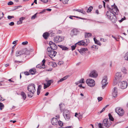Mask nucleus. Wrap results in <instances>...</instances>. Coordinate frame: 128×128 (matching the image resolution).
Segmentation results:
<instances>
[{
	"mask_svg": "<svg viewBox=\"0 0 128 128\" xmlns=\"http://www.w3.org/2000/svg\"><path fill=\"white\" fill-rule=\"evenodd\" d=\"M30 51L27 50L26 49H24L20 51H18L16 52V56H20L21 59H22L26 56V55L30 54Z\"/></svg>",
	"mask_w": 128,
	"mask_h": 128,
	"instance_id": "obj_1",
	"label": "nucleus"
},
{
	"mask_svg": "<svg viewBox=\"0 0 128 128\" xmlns=\"http://www.w3.org/2000/svg\"><path fill=\"white\" fill-rule=\"evenodd\" d=\"M28 90L30 92H28V95L29 97H32L36 92L35 85L32 83L29 84L27 87Z\"/></svg>",
	"mask_w": 128,
	"mask_h": 128,
	"instance_id": "obj_2",
	"label": "nucleus"
},
{
	"mask_svg": "<svg viewBox=\"0 0 128 128\" xmlns=\"http://www.w3.org/2000/svg\"><path fill=\"white\" fill-rule=\"evenodd\" d=\"M111 124V122L108 119L106 118L105 119L103 120L102 124L101 123H97L99 128H105L104 126H105V128H108L110 126Z\"/></svg>",
	"mask_w": 128,
	"mask_h": 128,
	"instance_id": "obj_3",
	"label": "nucleus"
},
{
	"mask_svg": "<svg viewBox=\"0 0 128 128\" xmlns=\"http://www.w3.org/2000/svg\"><path fill=\"white\" fill-rule=\"evenodd\" d=\"M106 17L113 22L115 23L116 21V18L114 14L110 10L106 12Z\"/></svg>",
	"mask_w": 128,
	"mask_h": 128,
	"instance_id": "obj_4",
	"label": "nucleus"
},
{
	"mask_svg": "<svg viewBox=\"0 0 128 128\" xmlns=\"http://www.w3.org/2000/svg\"><path fill=\"white\" fill-rule=\"evenodd\" d=\"M54 50L50 49V48L49 47H48L47 48L48 52L47 53L49 54V56L51 58H52L55 56L57 53V52Z\"/></svg>",
	"mask_w": 128,
	"mask_h": 128,
	"instance_id": "obj_5",
	"label": "nucleus"
},
{
	"mask_svg": "<svg viewBox=\"0 0 128 128\" xmlns=\"http://www.w3.org/2000/svg\"><path fill=\"white\" fill-rule=\"evenodd\" d=\"M112 8L109 7L108 5L107 6V8H108L110 10H111L112 12L115 13L116 14H118L119 10L116 6L114 4V5H112Z\"/></svg>",
	"mask_w": 128,
	"mask_h": 128,
	"instance_id": "obj_6",
	"label": "nucleus"
},
{
	"mask_svg": "<svg viewBox=\"0 0 128 128\" xmlns=\"http://www.w3.org/2000/svg\"><path fill=\"white\" fill-rule=\"evenodd\" d=\"M86 82L88 86L91 87L94 86L95 84L94 80L92 79L89 78L87 79Z\"/></svg>",
	"mask_w": 128,
	"mask_h": 128,
	"instance_id": "obj_7",
	"label": "nucleus"
},
{
	"mask_svg": "<svg viewBox=\"0 0 128 128\" xmlns=\"http://www.w3.org/2000/svg\"><path fill=\"white\" fill-rule=\"evenodd\" d=\"M116 112L120 116H122L124 114V111L123 109L120 107H117L115 109Z\"/></svg>",
	"mask_w": 128,
	"mask_h": 128,
	"instance_id": "obj_8",
	"label": "nucleus"
},
{
	"mask_svg": "<svg viewBox=\"0 0 128 128\" xmlns=\"http://www.w3.org/2000/svg\"><path fill=\"white\" fill-rule=\"evenodd\" d=\"M118 85L119 87L122 89L126 88L128 86V83L126 81H123L122 82H119Z\"/></svg>",
	"mask_w": 128,
	"mask_h": 128,
	"instance_id": "obj_9",
	"label": "nucleus"
},
{
	"mask_svg": "<svg viewBox=\"0 0 128 128\" xmlns=\"http://www.w3.org/2000/svg\"><path fill=\"white\" fill-rule=\"evenodd\" d=\"M122 75L121 72H118L116 73V74L115 76V80L116 82H117V81H120L122 78Z\"/></svg>",
	"mask_w": 128,
	"mask_h": 128,
	"instance_id": "obj_10",
	"label": "nucleus"
},
{
	"mask_svg": "<svg viewBox=\"0 0 128 128\" xmlns=\"http://www.w3.org/2000/svg\"><path fill=\"white\" fill-rule=\"evenodd\" d=\"M107 77L106 76H104L102 82V89H104L106 86L108 82H107Z\"/></svg>",
	"mask_w": 128,
	"mask_h": 128,
	"instance_id": "obj_11",
	"label": "nucleus"
},
{
	"mask_svg": "<svg viewBox=\"0 0 128 128\" xmlns=\"http://www.w3.org/2000/svg\"><path fill=\"white\" fill-rule=\"evenodd\" d=\"M64 40L62 37L59 36H56L54 38V41L56 43H57L62 42Z\"/></svg>",
	"mask_w": 128,
	"mask_h": 128,
	"instance_id": "obj_12",
	"label": "nucleus"
},
{
	"mask_svg": "<svg viewBox=\"0 0 128 128\" xmlns=\"http://www.w3.org/2000/svg\"><path fill=\"white\" fill-rule=\"evenodd\" d=\"M49 44L50 46V49L56 50L58 48L57 46L54 43L51 41H50L49 43Z\"/></svg>",
	"mask_w": 128,
	"mask_h": 128,
	"instance_id": "obj_13",
	"label": "nucleus"
},
{
	"mask_svg": "<svg viewBox=\"0 0 128 128\" xmlns=\"http://www.w3.org/2000/svg\"><path fill=\"white\" fill-rule=\"evenodd\" d=\"M79 32L78 29L74 28L72 30L70 35L72 36L74 35H76L78 34Z\"/></svg>",
	"mask_w": 128,
	"mask_h": 128,
	"instance_id": "obj_14",
	"label": "nucleus"
},
{
	"mask_svg": "<svg viewBox=\"0 0 128 128\" xmlns=\"http://www.w3.org/2000/svg\"><path fill=\"white\" fill-rule=\"evenodd\" d=\"M98 76V74L95 70L92 71L89 74L90 76L91 77L96 78Z\"/></svg>",
	"mask_w": 128,
	"mask_h": 128,
	"instance_id": "obj_15",
	"label": "nucleus"
},
{
	"mask_svg": "<svg viewBox=\"0 0 128 128\" xmlns=\"http://www.w3.org/2000/svg\"><path fill=\"white\" fill-rule=\"evenodd\" d=\"M112 94L114 97H116V96L118 94L117 88L115 87L113 89Z\"/></svg>",
	"mask_w": 128,
	"mask_h": 128,
	"instance_id": "obj_16",
	"label": "nucleus"
},
{
	"mask_svg": "<svg viewBox=\"0 0 128 128\" xmlns=\"http://www.w3.org/2000/svg\"><path fill=\"white\" fill-rule=\"evenodd\" d=\"M58 120L56 118H52L51 122L52 124L54 125H56L58 124Z\"/></svg>",
	"mask_w": 128,
	"mask_h": 128,
	"instance_id": "obj_17",
	"label": "nucleus"
},
{
	"mask_svg": "<svg viewBox=\"0 0 128 128\" xmlns=\"http://www.w3.org/2000/svg\"><path fill=\"white\" fill-rule=\"evenodd\" d=\"M88 50L86 48H81L80 50H78L80 52L81 54H84L86 51H88Z\"/></svg>",
	"mask_w": 128,
	"mask_h": 128,
	"instance_id": "obj_18",
	"label": "nucleus"
},
{
	"mask_svg": "<svg viewBox=\"0 0 128 128\" xmlns=\"http://www.w3.org/2000/svg\"><path fill=\"white\" fill-rule=\"evenodd\" d=\"M70 76L68 75L66 76L63 78L60 79V80L58 81V83H59L60 82H61L64 81V80L68 78Z\"/></svg>",
	"mask_w": 128,
	"mask_h": 128,
	"instance_id": "obj_19",
	"label": "nucleus"
},
{
	"mask_svg": "<svg viewBox=\"0 0 128 128\" xmlns=\"http://www.w3.org/2000/svg\"><path fill=\"white\" fill-rule=\"evenodd\" d=\"M59 106L61 112H62L65 108V105L64 104H60Z\"/></svg>",
	"mask_w": 128,
	"mask_h": 128,
	"instance_id": "obj_20",
	"label": "nucleus"
},
{
	"mask_svg": "<svg viewBox=\"0 0 128 128\" xmlns=\"http://www.w3.org/2000/svg\"><path fill=\"white\" fill-rule=\"evenodd\" d=\"M36 71L35 69H32L29 70V72L30 74H34L36 72Z\"/></svg>",
	"mask_w": 128,
	"mask_h": 128,
	"instance_id": "obj_21",
	"label": "nucleus"
},
{
	"mask_svg": "<svg viewBox=\"0 0 128 128\" xmlns=\"http://www.w3.org/2000/svg\"><path fill=\"white\" fill-rule=\"evenodd\" d=\"M49 35V34L47 32H46L44 33L43 34V36L45 39H47Z\"/></svg>",
	"mask_w": 128,
	"mask_h": 128,
	"instance_id": "obj_22",
	"label": "nucleus"
},
{
	"mask_svg": "<svg viewBox=\"0 0 128 128\" xmlns=\"http://www.w3.org/2000/svg\"><path fill=\"white\" fill-rule=\"evenodd\" d=\"M66 120H68L70 118V114H68L66 115H63Z\"/></svg>",
	"mask_w": 128,
	"mask_h": 128,
	"instance_id": "obj_23",
	"label": "nucleus"
},
{
	"mask_svg": "<svg viewBox=\"0 0 128 128\" xmlns=\"http://www.w3.org/2000/svg\"><path fill=\"white\" fill-rule=\"evenodd\" d=\"M121 70L124 74H126L128 73L127 70L125 67H122L121 69Z\"/></svg>",
	"mask_w": 128,
	"mask_h": 128,
	"instance_id": "obj_24",
	"label": "nucleus"
},
{
	"mask_svg": "<svg viewBox=\"0 0 128 128\" xmlns=\"http://www.w3.org/2000/svg\"><path fill=\"white\" fill-rule=\"evenodd\" d=\"M84 81L83 78L81 79L79 81H78L76 82L75 84L76 85H78V84L81 83H84Z\"/></svg>",
	"mask_w": 128,
	"mask_h": 128,
	"instance_id": "obj_25",
	"label": "nucleus"
},
{
	"mask_svg": "<svg viewBox=\"0 0 128 128\" xmlns=\"http://www.w3.org/2000/svg\"><path fill=\"white\" fill-rule=\"evenodd\" d=\"M58 46L62 48V50H66L68 49V48L67 47L62 45H58Z\"/></svg>",
	"mask_w": 128,
	"mask_h": 128,
	"instance_id": "obj_26",
	"label": "nucleus"
},
{
	"mask_svg": "<svg viewBox=\"0 0 128 128\" xmlns=\"http://www.w3.org/2000/svg\"><path fill=\"white\" fill-rule=\"evenodd\" d=\"M76 44L78 45L84 46V45L85 43V42H83L82 41H81L76 43Z\"/></svg>",
	"mask_w": 128,
	"mask_h": 128,
	"instance_id": "obj_27",
	"label": "nucleus"
},
{
	"mask_svg": "<svg viewBox=\"0 0 128 128\" xmlns=\"http://www.w3.org/2000/svg\"><path fill=\"white\" fill-rule=\"evenodd\" d=\"M53 82V80H48L47 81L46 84L48 86H49L50 85L51 83H52Z\"/></svg>",
	"mask_w": 128,
	"mask_h": 128,
	"instance_id": "obj_28",
	"label": "nucleus"
},
{
	"mask_svg": "<svg viewBox=\"0 0 128 128\" xmlns=\"http://www.w3.org/2000/svg\"><path fill=\"white\" fill-rule=\"evenodd\" d=\"M94 40L95 44H97L99 46H100L101 45V44L99 41L97 40L95 38H94Z\"/></svg>",
	"mask_w": 128,
	"mask_h": 128,
	"instance_id": "obj_29",
	"label": "nucleus"
},
{
	"mask_svg": "<svg viewBox=\"0 0 128 128\" xmlns=\"http://www.w3.org/2000/svg\"><path fill=\"white\" fill-rule=\"evenodd\" d=\"M37 68H45V66L44 65V66H43V65L42 64H38L36 66Z\"/></svg>",
	"mask_w": 128,
	"mask_h": 128,
	"instance_id": "obj_30",
	"label": "nucleus"
},
{
	"mask_svg": "<svg viewBox=\"0 0 128 128\" xmlns=\"http://www.w3.org/2000/svg\"><path fill=\"white\" fill-rule=\"evenodd\" d=\"M21 95L22 96V98L24 100H25L26 98V96L25 93L23 92H22Z\"/></svg>",
	"mask_w": 128,
	"mask_h": 128,
	"instance_id": "obj_31",
	"label": "nucleus"
},
{
	"mask_svg": "<svg viewBox=\"0 0 128 128\" xmlns=\"http://www.w3.org/2000/svg\"><path fill=\"white\" fill-rule=\"evenodd\" d=\"M92 35V34L90 33H86L85 34V38H88Z\"/></svg>",
	"mask_w": 128,
	"mask_h": 128,
	"instance_id": "obj_32",
	"label": "nucleus"
},
{
	"mask_svg": "<svg viewBox=\"0 0 128 128\" xmlns=\"http://www.w3.org/2000/svg\"><path fill=\"white\" fill-rule=\"evenodd\" d=\"M124 60H128V52H127L125 54L124 56Z\"/></svg>",
	"mask_w": 128,
	"mask_h": 128,
	"instance_id": "obj_33",
	"label": "nucleus"
},
{
	"mask_svg": "<svg viewBox=\"0 0 128 128\" xmlns=\"http://www.w3.org/2000/svg\"><path fill=\"white\" fill-rule=\"evenodd\" d=\"M70 114V112L68 110H65L63 113V115H66V114Z\"/></svg>",
	"mask_w": 128,
	"mask_h": 128,
	"instance_id": "obj_34",
	"label": "nucleus"
},
{
	"mask_svg": "<svg viewBox=\"0 0 128 128\" xmlns=\"http://www.w3.org/2000/svg\"><path fill=\"white\" fill-rule=\"evenodd\" d=\"M108 116L109 119L110 120H110L112 121H113L114 120V118H113V117L112 116V115L110 114H109Z\"/></svg>",
	"mask_w": 128,
	"mask_h": 128,
	"instance_id": "obj_35",
	"label": "nucleus"
},
{
	"mask_svg": "<svg viewBox=\"0 0 128 128\" xmlns=\"http://www.w3.org/2000/svg\"><path fill=\"white\" fill-rule=\"evenodd\" d=\"M91 48H92V49L94 50H96L98 48V46L96 45H93Z\"/></svg>",
	"mask_w": 128,
	"mask_h": 128,
	"instance_id": "obj_36",
	"label": "nucleus"
},
{
	"mask_svg": "<svg viewBox=\"0 0 128 128\" xmlns=\"http://www.w3.org/2000/svg\"><path fill=\"white\" fill-rule=\"evenodd\" d=\"M52 66L53 67H55L57 66L56 64L54 62H52L51 63Z\"/></svg>",
	"mask_w": 128,
	"mask_h": 128,
	"instance_id": "obj_37",
	"label": "nucleus"
},
{
	"mask_svg": "<svg viewBox=\"0 0 128 128\" xmlns=\"http://www.w3.org/2000/svg\"><path fill=\"white\" fill-rule=\"evenodd\" d=\"M77 44L76 43L75 44H74V45H73L71 46V47L72 48V50H73L75 49L76 47V44Z\"/></svg>",
	"mask_w": 128,
	"mask_h": 128,
	"instance_id": "obj_38",
	"label": "nucleus"
},
{
	"mask_svg": "<svg viewBox=\"0 0 128 128\" xmlns=\"http://www.w3.org/2000/svg\"><path fill=\"white\" fill-rule=\"evenodd\" d=\"M93 9V8L92 6H90L88 9V10L87 12H91L92 10V9Z\"/></svg>",
	"mask_w": 128,
	"mask_h": 128,
	"instance_id": "obj_39",
	"label": "nucleus"
},
{
	"mask_svg": "<svg viewBox=\"0 0 128 128\" xmlns=\"http://www.w3.org/2000/svg\"><path fill=\"white\" fill-rule=\"evenodd\" d=\"M78 12H80L84 14H86V12L84 11L83 10H82L79 9Z\"/></svg>",
	"mask_w": 128,
	"mask_h": 128,
	"instance_id": "obj_40",
	"label": "nucleus"
},
{
	"mask_svg": "<svg viewBox=\"0 0 128 128\" xmlns=\"http://www.w3.org/2000/svg\"><path fill=\"white\" fill-rule=\"evenodd\" d=\"M58 124L60 126H62L63 125V122L60 120H59L58 122Z\"/></svg>",
	"mask_w": 128,
	"mask_h": 128,
	"instance_id": "obj_41",
	"label": "nucleus"
},
{
	"mask_svg": "<svg viewBox=\"0 0 128 128\" xmlns=\"http://www.w3.org/2000/svg\"><path fill=\"white\" fill-rule=\"evenodd\" d=\"M37 14V13H36L35 14H34V15L32 16L31 17V18L32 20H34L36 18V14Z\"/></svg>",
	"mask_w": 128,
	"mask_h": 128,
	"instance_id": "obj_42",
	"label": "nucleus"
},
{
	"mask_svg": "<svg viewBox=\"0 0 128 128\" xmlns=\"http://www.w3.org/2000/svg\"><path fill=\"white\" fill-rule=\"evenodd\" d=\"M4 105L3 104L0 102V110H2L4 108Z\"/></svg>",
	"mask_w": 128,
	"mask_h": 128,
	"instance_id": "obj_43",
	"label": "nucleus"
},
{
	"mask_svg": "<svg viewBox=\"0 0 128 128\" xmlns=\"http://www.w3.org/2000/svg\"><path fill=\"white\" fill-rule=\"evenodd\" d=\"M7 18L8 19H10L12 18H14V17L13 16H8Z\"/></svg>",
	"mask_w": 128,
	"mask_h": 128,
	"instance_id": "obj_44",
	"label": "nucleus"
},
{
	"mask_svg": "<svg viewBox=\"0 0 128 128\" xmlns=\"http://www.w3.org/2000/svg\"><path fill=\"white\" fill-rule=\"evenodd\" d=\"M69 0H63V2L64 4H66Z\"/></svg>",
	"mask_w": 128,
	"mask_h": 128,
	"instance_id": "obj_45",
	"label": "nucleus"
},
{
	"mask_svg": "<svg viewBox=\"0 0 128 128\" xmlns=\"http://www.w3.org/2000/svg\"><path fill=\"white\" fill-rule=\"evenodd\" d=\"M25 18L24 17H22L20 18L19 20L20 21L22 22V20L24 19H25Z\"/></svg>",
	"mask_w": 128,
	"mask_h": 128,
	"instance_id": "obj_46",
	"label": "nucleus"
},
{
	"mask_svg": "<svg viewBox=\"0 0 128 128\" xmlns=\"http://www.w3.org/2000/svg\"><path fill=\"white\" fill-rule=\"evenodd\" d=\"M28 44V42L27 41H25L23 42L22 43V44L24 45H26Z\"/></svg>",
	"mask_w": 128,
	"mask_h": 128,
	"instance_id": "obj_47",
	"label": "nucleus"
},
{
	"mask_svg": "<svg viewBox=\"0 0 128 128\" xmlns=\"http://www.w3.org/2000/svg\"><path fill=\"white\" fill-rule=\"evenodd\" d=\"M102 99L103 98L102 97H98V102L101 101Z\"/></svg>",
	"mask_w": 128,
	"mask_h": 128,
	"instance_id": "obj_48",
	"label": "nucleus"
},
{
	"mask_svg": "<svg viewBox=\"0 0 128 128\" xmlns=\"http://www.w3.org/2000/svg\"><path fill=\"white\" fill-rule=\"evenodd\" d=\"M82 114H80V113L78 114V116H77V117L79 118H82Z\"/></svg>",
	"mask_w": 128,
	"mask_h": 128,
	"instance_id": "obj_49",
	"label": "nucleus"
},
{
	"mask_svg": "<svg viewBox=\"0 0 128 128\" xmlns=\"http://www.w3.org/2000/svg\"><path fill=\"white\" fill-rule=\"evenodd\" d=\"M24 73L25 75H27V76L29 75L30 74L29 72H28L27 71L25 72H24Z\"/></svg>",
	"mask_w": 128,
	"mask_h": 128,
	"instance_id": "obj_50",
	"label": "nucleus"
},
{
	"mask_svg": "<svg viewBox=\"0 0 128 128\" xmlns=\"http://www.w3.org/2000/svg\"><path fill=\"white\" fill-rule=\"evenodd\" d=\"M41 1L44 3H46L48 2V0H40Z\"/></svg>",
	"mask_w": 128,
	"mask_h": 128,
	"instance_id": "obj_51",
	"label": "nucleus"
},
{
	"mask_svg": "<svg viewBox=\"0 0 128 128\" xmlns=\"http://www.w3.org/2000/svg\"><path fill=\"white\" fill-rule=\"evenodd\" d=\"M13 4V2L12 1H10L8 3V4L9 5H11Z\"/></svg>",
	"mask_w": 128,
	"mask_h": 128,
	"instance_id": "obj_52",
	"label": "nucleus"
},
{
	"mask_svg": "<svg viewBox=\"0 0 128 128\" xmlns=\"http://www.w3.org/2000/svg\"><path fill=\"white\" fill-rule=\"evenodd\" d=\"M14 24V22H11L9 24V25L11 26H13Z\"/></svg>",
	"mask_w": 128,
	"mask_h": 128,
	"instance_id": "obj_53",
	"label": "nucleus"
},
{
	"mask_svg": "<svg viewBox=\"0 0 128 128\" xmlns=\"http://www.w3.org/2000/svg\"><path fill=\"white\" fill-rule=\"evenodd\" d=\"M49 86H48L47 85H46L45 84H44V89L46 88H47Z\"/></svg>",
	"mask_w": 128,
	"mask_h": 128,
	"instance_id": "obj_54",
	"label": "nucleus"
},
{
	"mask_svg": "<svg viewBox=\"0 0 128 128\" xmlns=\"http://www.w3.org/2000/svg\"><path fill=\"white\" fill-rule=\"evenodd\" d=\"M45 62H46V60L44 59L42 61V64L43 65V66H44V65H45L44 64L45 63Z\"/></svg>",
	"mask_w": 128,
	"mask_h": 128,
	"instance_id": "obj_55",
	"label": "nucleus"
},
{
	"mask_svg": "<svg viewBox=\"0 0 128 128\" xmlns=\"http://www.w3.org/2000/svg\"><path fill=\"white\" fill-rule=\"evenodd\" d=\"M5 99H3L2 100V96H1V95H0V101H3L5 100Z\"/></svg>",
	"mask_w": 128,
	"mask_h": 128,
	"instance_id": "obj_56",
	"label": "nucleus"
},
{
	"mask_svg": "<svg viewBox=\"0 0 128 128\" xmlns=\"http://www.w3.org/2000/svg\"><path fill=\"white\" fill-rule=\"evenodd\" d=\"M106 108V107H104L102 109V110L100 111V113H101L102 112H103L104 111L105 109Z\"/></svg>",
	"mask_w": 128,
	"mask_h": 128,
	"instance_id": "obj_57",
	"label": "nucleus"
},
{
	"mask_svg": "<svg viewBox=\"0 0 128 128\" xmlns=\"http://www.w3.org/2000/svg\"><path fill=\"white\" fill-rule=\"evenodd\" d=\"M16 46V45H14L12 47V52H13L14 50V49Z\"/></svg>",
	"mask_w": 128,
	"mask_h": 128,
	"instance_id": "obj_58",
	"label": "nucleus"
},
{
	"mask_svg": "<svg viewBox=\"0 0 128 128\" xmlns=\"http://www.w3.org/2000/svg\"><path fill=\"white\" fill-rule=\"evenodd\" d=\"M22 22H21L19 20V21L17 22V24H19L22 23Z\"/></svg>",
	"mask_w": 128,
	"mask_h": 128,
	"instance_id": "obj_59",
	"label": "nucleus"
},
{
	"mask_svg": "<svg viewBox=\"0 0 128 128\" xmlns=\"http://www.w3.org/2000/svg\"><path fill=\"white\" fill-rule=\"evenodd\" d=\"M40 90L37 89V94L38 95H39L40 93Z\"/></svg>",
	"mask_w": 128,
	"mask_h": 128,
	"instance_id": "obj_60",
	"label": "nucleus"
},
{
	"mask_svg": "<svg viewBox=\"0 0 128 128\" xmlns=\"http://www.w3.org/2000/svg\"><path fill=\"white\" fill-rule=\"evenodd\" d=\"M125 17H124V18H122L121 20H119V22H122L123 20L125 19Z\"/></svg>",
	"mask_w": 128,
	"mask_h": 128,
	"instance_id": "obj_61",
	"label": "nucleus"
},
{
	"mask_svg": "<svg viewBox=\"0 0 128 128\" xmlns=\"http://www.w3.org/2000/svg\"><path fill=\"white\" fill-rule=\"evenodd\" d=\"M14 62L15 63L18 62V63H20L22 62L21 61H18L16 60H14Z\"/></svg>",
	"mask_w": 128,
	"mask_h": 128,
	"instance_id": "obj_62",
	"label": "nucleus"
},
{
	"mask_svg": "<svg viewBox=\"0 0 128 128\" xmlns=\"http://www.w3.org/2000/svg\"><path fill=\"white\" fill-rule=\"evenodd\" d=\"M41 87H42L41 86V85H39L38 86V87L37 89L40 90L41 89Z\"/></svg>",
	"mask_w": 128,
	"mask_h": 128,
	"instance_id": "obj_63",
	"label": "nucleus"
},
{
	"mask_svg": "<svg viewBox=\"0 0 128 128\" xmlns=\"http://www.w3.org/2000/svg\"><path fill=\"white\" fill-rule=\"evenodd\" d=\"M18 41V40H16L14 41L13 42L12 44H16V42H17Z\"/></svg>",
	"mask_w": 128,
	"mask_h": 128,
	"instance_id": "obj_64",
	"label": "nucleus"
}]
</instances>
